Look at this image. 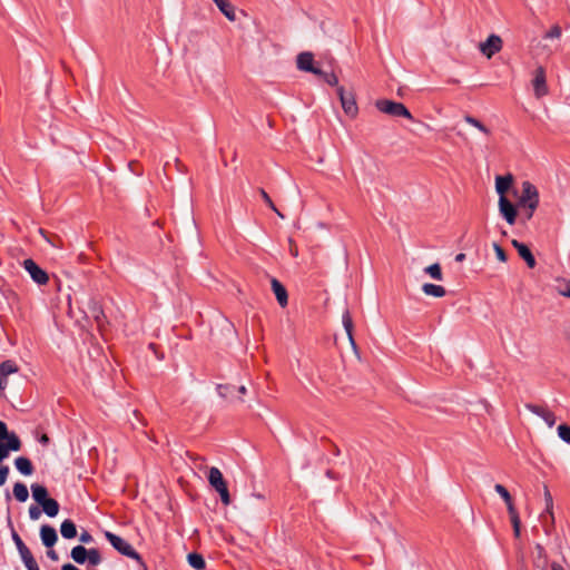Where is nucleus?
Masks as SVG:
<instances>
[{
    "instance_id": "nucleus-1",
    "label": "nucleus",
    "mask_w": 570,
    "mask_h": 570,
    "mask_svg": "<svg viewBox=\"0 0 570 570\" xmlns=\"http://www.w3.org/2000/svg\"><path fill=\"white\" fill-rule=\"evenodd\" d=\"M539 190L530 181L525 180L521 185V195L518 197L517 206L519 208L537 209L539 206Z\"/></svg>"
},
{
    "instance_id": "nucleus-2",
    "label": "nucleus",
    "mask_w": 570,
    "mask_h": 570,
    "mask_svg": "<svg viewBox=\"0 0 570 570\" xmlns=\"http://www.w3.org/2000/svg\"><path fill=\"white\" fill-rule=\"evenodd\" d=\"M105 538L112 546V548L116 549L120 554L131 558L136 560L138 563L144 564L140 554L125 539L110 531L105 532Z\"/></svg>"
},
{
    "instance_id": "nucleus-3",
    "label": "nucleus",
    "mask_w": 570,
    "mask_h": 570,
    "mask_svg": "<svg viewBox=\"0 0 570 570\" xmlns=\"http://www.w3.org/2000/svg\"><path fill=\"white\" fill-rule=\"evenodd\" d=\"M494 490L505 502L510 520L513 527V533L517 538H519L521 531V521L519 518V513L513 504L511 494L502 484H495Z\"/></svg>"
},
{
    "instance_id": "nucleus-4",
    "label": "nucleus",
    "mask_w": 570,
    "mask_h": 570,
    "mask_svg": "<svg viewBox=\"0 0 570 570\" xmlns=\"http://www.w3.org/2000/svg\"><path fill=\"white\" fill-rule=\"evenodd\" d=\"M375 107L383 114L393 117H404L406 119L413 120L412 114L402 102H396L389 99H380L375 102Z\"/></svg>"
},
{
    "instance_id": "nucleus-5",
    "label": "nucleus",
    "mask_w": 570,
    "mask_h": 570,
    "mask_svg": "<svg viewBox=\"0 0 570 570\" xmlns=\"http://www.w3.org/2000/svg\"><path fill=\"white\" fill-rule=\"evenodd\" d=\"M208 481L209 484L219 493L222 502L225 505L230 504V495L227 489V484L218 468L213 466L209 469Z\"/></svg>"
},
{
    "instance_id": "nucleus-6",
    "label": "nucleus",
    "mask_w": 570,
    "mask_h": 570,
    "mask_svg": "<svg viewBox=\"0 0 570 570\" xmlns=\"http://www.w3.org/2000/svg\"><path fill=\"white\" fill-rule=\"evenodd\" d=\"M337 95L344 112L348 117L355 118L358 114V107L354 94L345 91L343 87H337Z\"/></svg>"
},
{
    "instance_id": "nucleus-7",
    "label": "nucleus",
    "mask_w": 570,
    "mask_h": 570,
    "mask_svg": "<svg viewBox=\"0 0 570 570\" xmlns=\"http://www.w3.org/2000/svg\"><path fill=\"white\" fill-rule=\"evenodd\" d=\"M503 47V41L498 35H490L485 41L479 43V50L488 59L492 58L495 53L500 52Z\"/></svg>"
},
{
    "instance_id": "nucleus-8",
    "label": "nucleus",
    "mask_w": 570,
    "mask_h": 570,
    "mask_svg": "<svg viewBox=\"0 0 570 570\" xmlns=\"http://www.w3.org/2000/svg\"><path fill=\"white\" fill-rule=\"evenodd\" d=\"M22 265L35 283L38 285H46L48 283L49 277L47 272L39 267L33 259H24Z\"/></svg>"
},
{
    "instance_id": "nucleus-9",
    "label": "nucleus",
    "mask_w": 570,
    "mask_h": 570,
    "mask_svg": "<svg viewBox=\"0 0 570 570\" xmlns=\"http://www.w3.org/2000/svg\"><path fill=\"white\" fill-rule=\"evenodd\" d=\"M517 205H513L507 196L499 197V212L509 225H514L518 216Z\"/></svg>"
},
{
    "instance_id": "nucleus-10",
    "label": "nucleus",
    "mask_w": 570,
    "mask_h": 570,
    "mask_svg": "<svg viewBox=\"0 0 570 570\" xmlns=\"http://www.w3.org/2000/svg\"><path fill=\"white\" fill-rule=\"evenodd\" d=\"M297 68L302 71L312 72L314 75H323L320 68L314 67V56L309 51L301 52L296 59Z\"/></svg>"
},
{
    "instance_id": "nucleus-11",
    "label": "nucleus",
    "mask_w": 570,
    "mask_h": 570,
    "mask_svg": "<svg viewBox=\"0 0 570 570\" xmlns=\"http://www.w3.org/2000/svg\"><path fill=\"white\" fill-rule=\"evenodd\" d=\"M532 86L537 98H541L548 94L546 71L542 67L535 69Z\"/></svg>"
},
{
    "instance_id": "nucleus-12",
    "label": "nucleus",
    "mask_w": 570,
    "mask_h": 570,
    "mask_svg": "<svg viewBox=\"0 0 570 570\" xmlns=\"http://www.w3.org/2000/svg\"><path fill=\"white\" fill-rule=\"evenodd\" d=\"M525 409L541 417L549 428H552L556 424V415L548 407L528 403L525 404Z\"/></svg>"
},
{
    "instance_id": "nucleus-13",
    "label": "nucleus",
    "mask_w": 570,
    "mask_h": 570,
    "mask_svg": "<svg viewBox=\"0 0 570 570\" xmlns=\"http://www.w3.org/2000/svg\"><path fill=\"white\" fill-rule=\"evenodd\" d=\"M550 564L544 548L541 544H535L533 551V566L539 570H549Z\"/></svg>"
},
{
    "instance_id": "nucleus-14",
    "label": "nucleus",
    "mask_w": 570,
    "mask_h": 570,
    "mask_svg": "<svg viewBox=\"0 0 570 570\" xmlns=\"http://www.w3.org/2000/svg\"><path fill=\"white\" fill-rule=\"evenodd\" d=\"M512 245L517 249V252L520 255V257L522 259H524V262L527 263L528 267L529 268H533L535 266L537 262H535V258L532 255L530 248L525 244H523V243H521V242H519L517 239L512 240Z\"/></svg>"
},
{
    "instance_id": "nucleus-15",
    "label": "nucleus",
    "mask_w": 570,
    "mask_h": 570,
    "mask_svg": "<svg viewBox=\"0 0 570 570\" xmlns=\"http://www.w3.org/2000/svg\"><path fill=\"white\" fill-rule=\"evenodd\" d=\"M20 448L21 442L19 438L14 433H11V436L8 438L7 443L0 442V462L8 456L9 451H19Z\"/></svg>"
},
{
    "instance_id": "nucleus-16",
    "label": "nucleus",
    "mask_w": 570,
    "mask_h": 570,
    "mask_svg": "<svg viewBox=\"0 0 570 570\" xmlns=\"http://www.w3.org/2000/svg\"><path fill=\"white\" fill-rule=\"evenodd\" d=\"M272 291L276 296V299L281 307H285L288 304V294L285 286L276 278L271 281Z\"/></svg>"
},
{
    "instance_id": "nucleus-17",
    "label": "nucleus",
    "mask_w": 570,
    "mask_h": 570,
    "mask_svg": "<svg viewBox=\"0 0 570 570\" xmlns=\"http://www.w3.org/2000/svg\"><path fill=\"white\" fill-rule=\"evenodd\" d=\"M40 538L47 548H51L58 540L57 531L51 525L45 524L40 528Z\"/></svg>"
},
{
    "instance_id": "nucleus-18",
    "label": "nucleus",
    "mask_w": 570,
    "mask_h": 570,
    "mask_svg": "<svg viewBox=\"0 0 570 570\" xmlns=\"http://www.w3.org/2000/svg\"><path fill=\"white\" fill-rule=\"evenodd\" d=\"M219 11L232 22L236 21V9L229 0H213Z\"/></svg>"
},
{
    "instance_id": "nucleus-19",
    "label": "nucleus",
    "mask_w": 570,
    "mask_h": 570,
    "mask_svg": "<svg viewBox=\"0 0 570 570\" xmlns=\"http://www.w3.org/2000/svg\"><path fill=\"white\" fill-rule=\"evenodd\" d=\"M512 185V176H497L495 178V190L500 197L505 196L507 191Z\"/></svg>"
},
{
    "instance_id": "nucleus-20",
    "label": "nucleus",
    "mask_w": 570,
    "mask_h": 570,
    "mask_svg": "<svg viewBox=\"0 0 570 570\" xmlns=\"http://www.w3.org/2000/svg\"><path fill=\"white\" fill-rule=\"evenodd\" d=\"M342 323H343L344 330L347 334L351 345L355 348L356 344H355V341L353 337V321H352V316H351V313L348 312V309L344 311V313L342 315Z\"/></svg>"
},
{
    "instance_id": "nucleus-21",
    "label": "nucleus",
    "mask_w": 570,
    "mask_h": 570,
    "mask_svg": "<svg viewBox=\"0 0 570 570\" xmlns=\"http://www.w3.org/2000/svg\"><path fill=\"white\" fill-rule=\"evenodd\" d=\"M422 291L425 295L433 297H443L446 294V291L443 286L431 283L423 284Z\"/></svg>"
},
{
    "instance_id": "nucleus-22",
    "label": "nucleus",
    "mask_w": 570,
    "mask_h": 570,
    "mask_svg": "<svg viewBox=\"0 0 570 570\" xmlns=\"http://www.w3.org/2000/svg\"><path fill=\"white\" fill-rule=\"evenodd\" d=\"M14 465L17 470L23 475H31L33 472L31 461L24 456L17 458L14 460Z\"/></svg>"
},
{
    "instance_id": "nucleus-23",
    "label": "nucleus",
    "mask_w": 570,
    "mask_h": 570,
    "mask_svg": "<svg viewBox=\"0 0 570 570\" xmlns=\"http://www.w3.org/2000/svg\"><path fill=\"white\" fill-rule=\"evenodd\" d=\"M60 533L65 539H73L77 535V528L73 521L65 520L60 525Z\"/></svg>"
},
{
    "instance_id": "nucleus-24",
    "label": "nucleus",
    "mask_w": 570,
    "mask_h": 570,
    "mask_svg": "<svg viewBox=\"0 0 570 570\" xmlns=\"http://www.w3.org/2000/svg\"><path fill=\"white\" fill-rule=\"evenodd\" d=\"M32 497L33 499L39 503L42 504V502L47 501L48 498V491L43 485L40 484H32L31 485Z\"/></svg>"
},
{
    "instance_id": "nucleus-25",
    "label": "nucleus",
    "mask_w": 570,
    "mask_h": 570,
    "mask_svg": "<svg viewBox=\"0 0 570 570\" xmlns=\"http://www.w3.org/2000/svg\"><path fill=\"white\" fill-rule=\"evenodd\" d=\"M88 550L83 546H76L71 550V558L75 562L82 564L87 561Z\"/></svg>"
},
{
    "instance_id": "nucleus-26",
    "label": "nucleus",
    "mask_w": 570,
    "mask_h": 570,
    "mask_svg": "<svg viewBox=\"0 0 570 570\" xmlns=\"http://www.w3.org/2000/svg\"><path fill=\"white\" fill-rule=\"evenodd\" d=\"M18 371L19 367L13 361L7 360L0 364V377L8 379L10 374L17 373Z\"/></svg>"
},
{
    "instance_id": "nucleus-27",
    "label": "nucleus",
    "mask_w": 570,
    "mask_h": 570,
    "mask_svg": "<svg viewBox=\"0 0 570 570\" xmlns=\"http://www.w3.org/2000/svg\"><path fill=\"white\" fill-rule=\"evenodd\" d=\"M41 505L43 512L50 518L56 517L59 512V503L55 499L49 498L47 501L42 502Z\"/></svg>"
},
{
    "instance_id": "nucleus-28",
    "label": "nucleus",
    "mask_w": 570,
    "mask_h": 570,
    "mask_svg": "<svg viewBox=\"0 0 570 570\" xmlns=\"http://www.w3.org/2000/svg\"><path fill=\"white\" fill-rule=\"evenodd\" d=\"M13 495H14V498H16L19 502H24V501H27V499H28V497H29V493H28V489H27L26 484L20 483V482H17V483L13 485Z\"/></svg>"
},
{
    "instance_id": "nucleus-29",
    "label": "nucleus",
    "mask_w": 570,
    "mask_h": 570,
    "mask_svg": "<svg viewBox=\"0 0 570 570\" xmlns=\"http://www.w3.org/2000/svg\"><path fill=\"white\" fill-rule=\"evenodd\" d=\"M187 559L191 568L196 570L205 569V560L202 554L193 552L188 554Z\"/></svg>"
},
{
    "instance_id": "nucleus-30",
    "label": "nucleus",
    "mask_w": 570,
    "mask_h": 570,
    "mask_svg": "<svg viewBox=\"0 0 570 570\" xmlns=\"http://www.w3.org/2000/svg\"><path fill=\"white\" fill-rule=\"evenodd\" d=\"M20 557L28 570H40L30 550L24 551Z\"/></svg>"
},
{
    "instance_id": "nucleus-31",
    "label": "nucleus",
    "mask_w": 570,
    "mask_h": 570,
    "mask_svg": "<svg viewBox=\"0 0 570 570\" xmlns=\"http://www.w3.org/2000/svg\"><path fill=\"white\" fill-rule=\"evenodd\" d=\"M20 557L28 570H40L30 550L24 551Z\"/></svg>"
},
{
    "instance_id": "nucleus-32",
    "label": "nucleus",
    "mask_w": 570,
    "mask_h": 570,
    "mask_svg": "<svg viewBox=\"0 0 570 570\" xmlns=\"http://www.w3.org/2000/svg\"><path fill=\"white\" fill-rule=\"evenodd\" d=\"M464 121L471 126H473L474 128H476L478 130H480L481 132H483L484 135L489 136L491 135V131L488 127H485L480 120H478L476 118L472 117V116H465L464 117Z\"/></svg>"
},
{
    "instance_id": "nucleus-33",
    "label": "nucleus",
    "mask_w": 570,
    "mask_h": 570,
    "mask_svg": "<svg viewBox=\"0 0 570 570\" xmlns=\"http://www.w3.org/2000/svg\"><path fill=\"white\" fill-rule=\"evenodd\" d=\"M543 495H544V501H546V513H548L551 518V521L553 522L554 521V517H553V499H552V495L548 489L547 485H544V489H543Z\"/></svg>"
},
{
    "instance_id": "nucleus-34",
    "label": "nucleus",
    "mask_w": 570,
    "mask_h": 570,
    "mask_svg": "<svg viewBox=\"0 0 570 570\" xmlns=\"http://www.w3.org/2000/svg\"><path fill=\"white\" fill-rule=\"evenodd\" d=\"M424 272L435 281H442L443 278L441 266L438 263L425 267Z\"/></svg>"
},
{
    "instance_id": "nucleus-35",
    "label": "nucleus",
    "mask_w": 570,
    "mask_h": 570,
    "mask_svg": "<svg viewBox=\"0 0 570 570\" xmlns=\"http://www.w3.org/2000/svg\"><path fill=\"white\" fill-rule=\"evenodd\" d=\"M259 194L263 198V200L265 202V204L273 210L277 214L278 217H281L282 219L284 218V215L276 208L275 204L273 203L272 198L269 197V195L263 189L261 188L259 189Z\"/></svg>"
},
{
    "instance_id": "nucleus-36",
    "label": "nucleus",
    "mask_w": 570,
    "mask_h": 570,
    "mask_svg": "<svg viewBox=\"0 0 570 570\" xmlns=\"http://www.w3.org/2000/svg\"><path fill=\"white\" fill-rule=\"evenodd\" d=\"M11 535H12V540L18 549L19 554H22L24 551L29 550V548L23 543L22 539L14 530H12Z\"/></svg>"
},
{
    "instance_id": "nucleus-37",
    "label": "nucleus",
    "mask_w": 570,
    "mask_h": 570,
    "mask_svg": "<svg viewBox=\"0 0 570 570\" xmlns=\"http://www.w3.org/2000/svg\"><path fill=\"white\" fill-rule=\"evenodd\" d=\"M87 561L91 566H97L101 562V556L97 549H89Z\"/></svg>"
},
{
    "instance_id": "nucleus-38",
    "label": "nucleus",
    "mask_w": 570,
    "mask_h": 570,
    "mask_svg": "<svg viewBox=\"0 0 570 570\" xmlns=\"http://www.w3.org/2000/svg\"><path fill=\"white\" fill-rule=\"evenodd\" d=\"M558 435L561 440L570 444V426L561 424L558 426Z\"/></svg>"
},
{
    "instance_id": "nucleus-39",
    "label": "nucleus",
    "mask_w": 570,
    "mask_h": 570,
    "mask_svg": "<svg viewBox=\"0 0 570 570\" xmlns=\"http://www.w3.org/2000/svg\"><path fill=\"white\" fill-rule=\"evenodd\" d=\"M562 35L561 28L558 24H554L550 28V30L544 35L546 39H558Z\"/></svg>"
},
{
    "instance_id": "nucleus-40",
    "label": "nucleus",
    "mask_w": 570,
    "mask_h": 570,
    "mask_svg": "<svg viewBox=\"0 0 570 570\" xmlns=\"http://www.w3.org/2000/svg\"><path fill=\"white\" fill-rule=\"evenodd\" d=\"M493 249L495 252L497 258L500 262L505 263L508 257H507L504 249L497 243L493 244Z\"/></svg>"
},
{
    "instance_id": "nucleus-41",
    "label": "nucleus",
    "mask_w": 570,
    "mask_h": 570,
    "mask_svg": "<svg viewBox=\"0 0 570 570\" xmlns=\"http://www.w3.org/2000/svg\"><path fill=\"white\" fill-rule=\"evenodd\" d=\"M325 79V81L330 85V86H337L338 85V78L336 77L335 73L331 72V73H324L322 75Z\"/></svg>"
},
{
    "instance_id": "nucleus-42",
    "label": "nucleus",
    "mask_w": 570,
    "mask_h": 570,
    "mask_svg": "<svg viewBox=\"0 0 570 570\" xmlns=\"http://www.w3.org/2000/svg\"><path fill=\"white\" fill-rule=\"evenodd\" d=\"M217 389H218V393L220 396L228 397L232 393V389H234V387L228 384H226V385L220 384V385H218Z\"/></svg>"
},
{
    "instance_id": "nucleus-43",
    "label": "nucleus",
    "mask_w": 570,
    "mask_h": 570,
    "mask_svg": "<svg viewBox=\"0 0 570 570\" xmlns=\"http://www.w3.org/2000/svg\"><path fill=\"white\" fill-rule=\"evenodd\" d=\"M9 474V468L7 465H0V485H3Z\"/></svg>"
},
{
    "instance_id": "nucleus-44",
    "label": "nucleus",
    "mask_w": 570,
    "mask_h": 570,
    "mask_svg": "<svg viewBox=\"0 0 570 570\" xmlns=\"http://www.w3.org/2000/svg\"><path fill=\"white\" fill-rule=\"evenodd\" d=\"M41 515V511L38 507L31 505L29 508V517L31 520H38Z\"/></svg>"
},
{
    "instance_id": "nucleus-45",
    "label": "nucleus",
    "mask_w": 570,
    "mask_h": 570,
    "mask_svg": "<svg viewBox=\"0 0 570 570\" xmlns=\"http://www.w3.org/2000/svg\"><path fill=\"white\" fill-rule=\"evenodd\" d=\"M558 294L570 299V279L566 282V286L563 288H558Z\"/></svg>"
},
{
    "instance_id": "nucleus-46",
    "label": "nucleus",
    "mask_w": 570,
    "mask_h": 570,
    "mask_svg": "<svg viewBox=\"0 0 570 570\" xmlns=\"http://www.w3.org/2000/svg\"><path fill=\"white\" fill-rule=\"evenodd\" d=\"M94 317H95L98 326L100 327L101 324H102V318L105 317V315H104V312L99 307H95L94 308Z\"/></svg>"
},
{
    "instance_id": "nucleus-47",
    "label": "nucleus",
    "mask_w": 570,
    "mask_h": 570,
    "mask_svg": "<svg viewBox=\"0 0 570 570\" xmlns=\"http://www.w3.org/2000/svg\"><path fill=\"white\" fill-rule=\"evenodd\" d=\"M9 436H11V433L8 432L7 424L0 421V440L6 439L8 441Z\"/></svg>"
},
{
    "instance_id": "nucleus-48",
    "label": "nucleus",
    "mask_w": 570,
    "mask_h": 570,
    "mask_svg": "<svg viewBox=\"0 0 570 570\" xmlns=\"http://www.w3.org/2000/svg\"><path fill=\"white\" fill-rule=\"evenodd\" d=\"M525 220H530L537 209L520 208Z\"/></svg>"
},
{
    "instance_id": "nucleus-49",
    "label": "nucleus",
    "mask_w": 570,
    "mask_h": 570,
    "mask_svg": "<svg viewBox=\"0 0 570 570\" xmlns=\"http://www.w3.org/2000/svg\"><path fill=\"white\" fill-rule=\"evenodd\" d=\"M79 540L82 543H90L94 539H92V535L88 531H83V532H81Z\"/></svg>"
},
{
    "instance_id": "nucleus-50",
    "label": "nucleus",
    "mask_w": 570,
    "mask_h": 570,
    "mask_svg": "<svg viewBox=\"0 0 570 570\" xmlns=\"http://www.w3.org/2000/svg\"><path fill=\"white\" fill-rule=\"evenodd\" d=\"M288 243H289V250H291L292 256L293 257H297L298 256V249H297L296 245L294 244V240L292 238H289Z\"/></svg>"
},
{
    "instance_id": "nucleus-51",
    "label": "nucleus",
    "mask_w": 570,
    "mask_h": 570,
    "mask_svg": "<svg viewBox=\"0 0 570 570\" xmlns=\"http://www.w3.org/2000/svg\"><path fill=\"white\" fill-rule=\"evenodd\" d=\"M7 385H8V379L6 377H0V396L4 395V390L7 389Z\"/></svg>"
},
{
    "instance_id": "nucleus-52",
    "label": "nucleus",
    "mask_w": 570,
    "mask_h": 570,
    "mask_svg": "<svg viewBox=\"0 0 570 570\" xmlns=\"http://www.w3.org/2000/svg\"><path fill=\"white\" fill-rule=\"evenodd\" d=\"M550 570H567L561 563L559 562H551Z\"/></svg>"
},
{
    "instance_id": "nucleus-53",
    "label": "nucleus",
    "mask_w": 570,
    "mask_h": 570,
    "mask_svg": "<svg viewBox=\"0 0 570 570\" xmlns=\"http://www.w3.org/2000/svg\"><path fill=\"white\" fill-rule=\"evenodd\" d=\"M47 554L51 560H53V561L58 560V554L55 550H48Z\"/></svg>"
},
{
    "instance_id": "nucleus-54",
    "label": "nucleus",
    "mask_w": 570,
    "mask_h": 570,
    "mask_svg": "<svg viewBox=\"0 0 570 570\" xmlns=\"http://www.w3.org/2000/svg\"><path fill=\"white\" fill-rule=\"evenodd\" d=\"M61 569L62 570H79L76 566H73L71 563L63 564Z\"/></svg>"
},
{
    "instance_id": "nucleus-55",
    "label": "nucleus",
    "mask_w": 570,
    "mask_h": 570,
    "mask_svg": "<svg viewBox=\"0 0 570 570\" xmlns=\"http://www.w3.org/2000/svg\"><path fill=\"white\" fill-rule=\"evenodd\" d=\"M40 443L47 444L49 442V438L47 434H42L39 439Z\"/></svg>"
},
{
    "instance_id": "nucleus-56",
    "label": "nucleus",
    "mask_w": 570,
    "mask_h": 570,
    "mask_svg": "<svg viewBox=\"0 0 570 570\" xmlns=\"http://www.w3.org/2000/svg\"><path fill=\"white\" fill-rule=\"evenodd\" d=\"M465 259V254L463 253H459L456 256H455V261L456 262H463Z\"/></svg>"
},
{
    "instance_id": "nucleus-57",
    "label": "nucleus",
    "mask_w": 570,
    "mask_h": 570,
    "mask_svg": "<svg viewBox=\"0 0 570 570\" xmlns=\"http://www.w3.org/2000/svg\"><path fill=\"white\" fill-rule=\"evenodd\" d=\"M246 391H247V390H246V386H244V385H240V386L238 387V392H239L240 394H245V393H246Z\"/></svg>"
}]
</instances>
